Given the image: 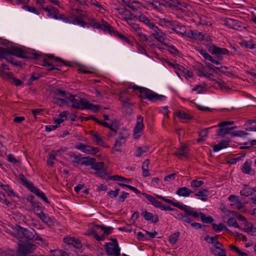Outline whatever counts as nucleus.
I'll return each instance as SVG.
<instances>
[{
  "mask_svg": "<svg viewBox=\"0 0 256 256\" xmlns=\"http://www.w3.org/2000/svg\"><path fill=\"white\" fill-rule=\"evenodd\" d=\"M43 76L42 74H40L39 73L33 72L32 74L28 80V85L30 86L34 81L38 80L40 77Z\"/></svg>",
  "mask_w": 256,
  "mask_h": 256,
  "instance_id": "cd10ccee",
  "label": "nucleus"
},
{
  "mask_svg": "<svg viewBox=\"0 0 256 256\" xmlns=\"http://www.w3.org/2000/svg\"><path fill=\"white\" fill-rule=\"evenodd\" d=\"M204 182L202 180H193L190 182V186L194 188H198L200 187L204 184Z\"/></svg>",
  "mask_w": 256,
  "mask_h": 256,
  "instance_id": "09e8293b",
  "label": "nucleus"
},
{
  "mask_svg": "<svg viewBox=\"0 0 256 256\" xmlns=\"http://www.w3.org/2000/svg\"><path fill=\"white\" fill-rule=\"evenodd\" d=\"M8 54L14 56L22 58H28L27 56L24 54L22 49L17 46H14L11 49L7 48L6 55Z\"/></svg>",
  "mask_w": 256,
  "mask_h": 256,
  "instance_id": "423d86ee",
  "label": "nucleus"
},
{
  "mask_svg": "<svg viewBox=\"0 0 256 256\" xmlns=\"http://www.w3.org/2000/svg\"><path fill=\"white\" fill-rule=\"evenodd\" d=\"M199 23L203 25H208L209 22L206 20V18L205 16H199Z\"/></svg>",
  "mask_w": 256,
  "mask_h": 256,
  "instance_id": "774afa93",
  "label": "nucleus"
},
{
  "mask_svg": "<svg viewBox=\"0 0 256 256\" xmlns=\"http://www.w3.org/2000/svg\"><path fill=\"white\" fill-rule=\"evenodd\" d=\"M241 170L244 174H250V175H254V171L251 169V162L248 161H246L242 164Z\"/></svg>",
  "mask_w": 256,
  "mask_h": 256,
  "instance_id": "f3484780",
  "label": "nucleus"
},
{
  "mask_svg": "<svg viewBox=\"0 0 256 256\" xmlns=\"http://www.w3.org/2000/svg\"><path fill=\"white\" fill-rule=\"evenodd\" d=\"M176 116L180 119H183L185 120H189L192 119V117L188 113L180 111L176 114Z\"/></svg>",
  "mask_w": 256,
  "mask_h": 256,
  "instance_id": "a878e982",
  "label": "nucleus"
},
{
  "mask_svg": "<svg viewBox=\"0 0 256 256\" xmlns=\"http://www.w3.org/2000/svg\"><path fill=\"white\" fill-rule=\"evenodd\" d=\"M194 68L198 76H206V70L202 64H200L196 66Z\"/></svg>",
  "mask_w": 256,
  "mask_h": 256,
  "instance_id": "393cba45",
  "label": "nucleus"
},
{
  "mask_svg": "<svg viewBox=\"0 0 256 256\" xmlns=\"http://www.w3.org/2000/svg\"><path fill=\"white\" fill-rule=\"evenodd\" d=\"M176 66L178 68L177 70L180 72H182L188 78H192V72L189 71L188 69L186 68L180 64H177Z\"/></svg>",
  "mask_w": 256,
  "mask_h": 256,
  "instance_id": "b1692460",
  "label": "nucleus"
},
{
  "mask_svg": "<svg viewBox=\"0 0 256 256\" xmlns=\"http://www.w3.org/2000/svg\"><path fill=\"white\" fill-rule=\"evenodd\" d=\"M36 244L29 242L20 241L18 244V247L16 252L17 256H28L32 254L36 248Z\"/></svg>",
  "mask_w": 256,
  "mask_h": 256,
  "instance_id": "f03ea898",
  "label": "nucleus"
},
{
  "mask_svg": "<svg viewBox=\"0 0 256 256\" xmlns=\"http://www.w3.org/2000/svg\"><path fill=\"white\" fill-rule=\"evenodd\" d=\"M199 136L200 138L196 140V142H204V138L207 136V132L205 130H201L199 132Z\"/></svg>",
  "mask_w": 256,
  "mask_h": 256,
  "instance_id": "603ef678",
  "label": "nucleus"
},
{
  "mask_svg": "<svg viewBox=\"0 0 256 256\" xmlns=\"http://www.w3.org/2000/svg\"><path fill=\"white\" fill-rule=\"evenodd\" d=\"M200 54L206 60H212V56L207 53L204 50H200Z\"/></svg>",
  "mask_w": 256,
  "mask_h": 256,
  "instance_id": "69168bd1",
  "label": "nucleus"
},
{
  "mask_svg": "<svg viewBox=\"0 0 256 256\" xmlns=\"http://www.w3.org/2000/svg\"><path fill=\"white\" fill-rule=\"evenodd\" d=\"M19 178L22 182V185L28 190H30L34 185V184L32 182L28 180L23 174H20L19 175Z\"/></svg>",
  "mask_w": 256,
  "mask_h": 256,
  "instance_id": "5701e85b",
  "label": "nucleus"
},
{
  "mask_svg": "<svg viewBox=\"0 0 256 256\" xmlns=\"http://www.w3.org/2000/svg\"><path fill=\"white\" fill-rule=\"evenodd\" d=\"M29 190L40 198L42 197L44 194L42 192L40 191L39 188L34 187V185Z\"/></svg>",
  "mask_w": 256,
  "mask_h": 256,
  "instance_id": "4c0bfd02",
  "label": "nucleus"
},
{
  "mask_svg": "<svg viewBox=\"0 0 256 256\" xmlns=\"http://www.w3.org/2000/svg\"><path fill=\"white\" fill-rule=\"evenodd\" d=\"M212 226L213 229L216 232L224 230L228 233H232V232L228 228H227L222 223H220L218 225L213 223L212 224Z\"/></svg>",
  "mask_w": 256,
  "mask_h": 256,
  "instance_id": "4be33fe9",
  "label": "nucleus"
},
{
  "mask_svg": "<svg viewBox=\"0 0 256 256\" xmlns=\"http://www.w3.org/2000/svg\"><path fill=\"white\" fill-rule=\"evenodd\" d=\"M208 50L212 54L218 56L220 58L222 55H229V52L224 48H221L212 44L208 47Z\"/></svg>",
  "mask_w": 256,
  "mask_h": 256,
  "instance_id": "39448f33",
  "label": "nucleus"
},
{
  "mask_svg": "<svg viewBox=\"0 0 256 256\" xmlns=\"http://www.w3.org/2000/svg\"><path fill=\"white\" fill-rule=\"evenodd\" d=\"M34 232L33 231L28 230V229L25 228L24 234V238H25L29 240H32V239L34 238Z\"/></svg>",
  "mask_w": 256,
  "mask_h": 256,
  "instance_id": "49530a36",
  "label": "nucleus"
},
{
  "mask_svg": "<svg viewBox=\"0 0 256 256\" xmlns=\"http://www.w3.org/2000/svg\"><path fill=\"white\" fill-rule=\"evenodd\" d=\"M149 148L148 146H144L142 147H138L136 149L135 156L137 157L140 156L144 153L148 152Z\"/></svg>",
  "mask_w": 256,
  "mask_h": 256,
  "instance_id": "2f4dec72",
  "label": "nucleus"
},
{
  "mask_svg": "<svg viewBox=\"0 0 256 256\" xmlns=\"http://www.w3.org/2000/svg\"><path fill=\"white\" fill-rule=\"evenodd\" d=\"M220 250V252H218V253L216 252V250L214 248H211L210 252L214 254L216 256H224V254H226V250L224 248H220V249H219Z\"/></svg>",
  "mask_w": 256,
  "mask_h": 256,
  "instance_id": "864d4df0",
  "label": "nucleus"
},
{
  "mask_svg": "<svg viewBox=\"0 0 256 256\" xmlns=\"http://www.w3.org/2000/svg\"><path fill=\"white\" fill-rule=\"evenodd\" d=\"M189 148L187 145L182 144V146L178 148L176 151L174 153V154L180 158H182V157L188 158V156L189 154L188 153Z\"/></svg>",
  "mask_w": 256,
  "mask_h": 256,
  "instance_id": "1a4fd4ad",
  "label": "nucleus"
},
{
  "mask_svg": "<svg viewBox=\"0 0 256 256\" xmlns=\"http://www.w3.org/2000/svg\"><path fill=\"white\" fill-rule=\"evenodd\" d=\"M240 44L246 48H256V44H254L252 43V42L250 41L246 42V40H243L242 42L240 43Z\"/></svg>",
  "mask_w": 256,
  "mask_h": 256,
  "instance_id": "e433bc0d",
  "label": "nucleus"
},
{
  "mask_svg": "<svg viewBox=\"0 0 256 256\" xmlns=\"http://www.w3.org/2000/svg\"><path fill=\"white\" fill-rule=\"evenodd\" d=\"M156 197L157 198L169 204H172V206H174L177 207L178 208L180 209V208L182 206V204L180 202H176L170 199H168L164 197H163L162 196L156 194Z\"/></svg>",
  "mask_w": 256,
  "mask_h": 256,
  "instance_id": "412c9836",
  "label": "nucleus"
},
{
  "mask_svg": "<svg viewBox=\"0 0 256 256\" xmlns=\"http://www.w3.org/2000/svg\"><path fill=\"white\" fill-rule=\"evenodd\" d=\"M200 218L202 221L204 223L206 224H213L214 218L211 216H206V214L202 212H200Z\"/></svg>",
  "mask_w": 256,
  "mask_h": 256,
  "instance_id": "bb28decb",
  "label": "nucleus"
},
{
  "mask_svg": "<svg viewBox=\"0 0 256 256\" xmlns=\"http://www.w3.org/2000/svg\"><path fill=\"white\" fill-rule=\"evenodd\" d=\"M42 9L47 12L48 14V16L53 18L54 19H58L59 10L52 6L47 7H42Z\"/></svg>",
  "mask_w": 256,
  "mask_h": 256,
  "instance_id": "f8f14e48",
  "label": "nucleus"
},
{
  "mask_svg": "<svg viewBox=\"0 0 256 256\" xmlns=\"http://www.w3.org/2000/svg\"><path fill=\"white\" fill-rule=\"evenodd\" d=\"M142 215L143 216V218L146 220L152 221V220L154 218L153 214L150 212H148L146 210L142 212Z\"/></svg>",
  "mask_w": 256,
  "mask_h": 256,
  "instance_id": "ea45409f",
  "label": "nucleus"
},
{
  "mask_svg": "<svg viewBox=\"0 0 256 256\" xmlns=\"http://www.w3.org/2000/svg\"><path fill=\"white\" fill-rule=\"evenodd\" d=\"M138 32V35L140 37V39L142 41L149 42H152V40H150L149 38L147 37V36L146 34H142V32H141L140 30H139V32Z\"/></svg>",
  "mask_w": 256,
  "mask_h": 256,
  "instance_id": "bf43d9fd",
  "label": "nucleus"
},
{
  "mask_svg": "<svg viewBox=\"0 0 256 256\" xmlns=\"http://www.w3.org/2000/svg\"><path fill=\"white\" fill-rule=\"evenodd\" d=\"M220 128L216 130V136L220 137H224L230 133V131L234 130L236 126L226 127L225 126H219Z\"/></svg>",
  "mask_w": 256,
  "mask_h": 256,
  "instance_id": "ddd939ff",
  "label": "nucleus"
},
{
  "mask_svg": "<svg viewBox=\"0 0 256 256\" xmlns=\"http://www.w3.org/2000/svg\"><path fill=\"white\" fill-rule=\"evenodd\" d=\"M94 174L96 176H98L101 178H106V180H109L108 178V176L106 170H104L103 171L99 170L98 172H95Z\"/></svg>",
  "mask_w": 256,
  "mask_h": 256,
  "instance_id": "c03bdc74",
  "label": "nucleus"
},
{
  "mask_svg": "<svg viewBox=\"0 0 256 256\" xmlns=\"http://www.w3.org/2000/svg\"><path fill=\"white\" fill-rule=\"evenodd\" d=\"M94 226L97 228H101L104 231V234L108 235L112 233L113 230L112 228L106 227L104 225L96 224Z\"/></svg>",
  "mask_w": 256,
  "mask_h": 256,
  "instance_id": "c756f323",
  "label": "nucleus"
},
{
  "mask_svg": "<svg viewBox=\"0 0 256 256\" xmlns=\"http://www.w3.org/2000/svg\"><path fill=\"white\" fill-rule=\"evenodd\" d=\"M36 214L43 222L48 225L51 226L53 222L50 218L43 212H36Z\"/></svg>",
  "mask_w": 256,
  "mask_h": 256,
  "instance_id": "dca6fc26",
  "label": "nucleus"
},
{
  "mask_svg": "<svg viewBox=\"0 0 256 256\" xmlns=\"http://www.w3.org/2000/svg\"><path fill=\"white\" fill-rule=\"evenodd\" d=\"M192 192V190L186 187H181L180 188L176 191V194L182 196L186 197L190 196Z\"/></svg>",
  "mask_w": 256,
  "mask_h": 256,
  "instance_id": "aec40b11",
  "label": "nucleus"
},
{
  "mask_svg": "<svg viewBox=\"0 0 256 256\" xmlns=\"http://www.w3.org/2000/svg\"><path fill=\"white\" fill-rule=\"evenodd\" d=\"M159 6H163L165 7H169L170 8H172L174 10H181V8L178 7V6L171 4V3H165V4H162L161 2H158Z\"/></svg>",
  "mask_w": 256,
  "mask_h": 256,
  "instance_id": "de8ad7c7",
  "label": "nucleus"
},
{
  "mask_svg": "<svg viewBox=\"0 0 256 256\" xmlns=\"http://www.w3.org/2000/svg\"><path fill=\"white\" fill-rule=\"evenodd\" d=\"M10 80H12L11 83L14 84L16 86H20L23 84V82L21 80L17 79L13 76Z\"/></svg>",
  "mask_w": 256,
  "mask_h": 256,
  "instance_id": "e2e57ef3",
  "label": "nucleus"
},
{
  "mask_svg": "<svg viewBox=\"0 0 256 256\" xmlns=\"http://www.w3.org/2000/svg\"><path fill=\"white\" fill-rule=\"evenodd\" d=\"M132 19L130 22H128V24H130L132 29L134 30L136 32H139V30H140V28L138 24L134 22Z\"/></svg>",
  "mask_w": 256,
  "mask_h": 256,
  "instance_id": "13d9d810",
  "label": "nucleus"
},
{
  "mask_svg": "<svg viewBox=\"0 0 256 256\" xmlns=\"http://www.w3.org/2000/svg\"><path fill=\"white\" fill-rule=\"evenodd\" d=\"M160 32H156L152 34V36L160 42L164 44V46H168V45L164 42V38L162 36L158 35Z\"/></svg>",
  "mask_w": 256,
  "mask_h": 256,
  "instance_id": "f704fd0d",
  "label": "nucleus"
},
{
  "mask_svg": "<svg viewBox=\"0 0 256 256\" xmlns=\"http://www.w3.org/2000/svg\"><path fill=\"white\" fill-rule=\"evenodd\" d=\"M180 210L184 211L187 215L193 216L194 218H197L200 216V212L198 213L196 212L190 210L188 206L182 204Z\"/></svg>",
  "mask_w": 256,
  "mask_h": 256,
  "instance_id": "a211bd4d",
  "label": "nucleus"
},
{
  "mask_svg": "<svg viewBox=\"0 0 256 256\" xmlns=\"http://www.w3.org/2000/svg\"><path fill=\"white\" fill-rule=\"evenodd\" d=\"M22 8L24 9H26L27 10L34 12L36 14H39L40 12L38 11V10L34 7H32L24 5L22 6Z\"/></svg>",
  "mask_w": 256,
  "mask_h": 256,
  "instance_id": "4d7b16f0",
  "label": "nucleus"
},
{
  "mask_svg": "<svg viewBox=\"0 0 256 256\" xmlns=\"http://www.w3.org/2000/svg\"><path fill=\"white\" fill-rule=\"evenodd\" d=\"M224 24L231 28L238 30L242 27V23L236 20L226 18L224 20Z\"/></svg>",
  "mask_w": 256,
  "mask_h": 256,
  "instance_id": "9d476101",
  "label": "nucleus"
},
{
  "mask_svg": "<svg viewBox=\"0 0 256 256\" xmlns=\"http://www.w3.org/2000/svg\"><path fill=\"white\" fill-rule=\"evenodd\" d=\"M108 178L110 180H118L124 182H128L130 181V179L126 178L122 176L118 175L112 176H108Z\"/></svg>",
  "mask_w": 256,
  "mask_h": 256,
  "instance_id": "c85d7f7f",
  "label": "nucleus"
},
{
  "mask_svg": "<svg viewBox=\"0 0 256 256\" xmlns=\"http://www.w3.org/2000/svg\"><path fill=\"white\" fill-rule=\"evenodd\" d=\"M16 234L18 238H23L24 234L25 228L20 226L19 225H16Z\"/></svg>",
  "mask_w": 256,
  "mask_h": 256,
  "instance_id": "72a5a7b5",
  "label": "nucleus"
},
{
  "mask_svg": "<svg viewBox=\"0 0 256 256\" xmlns=\"http://www.w3.org/2000/svg\"><path fill=\"white\" fill-rule=\"evenodd\" d=\"M74 96L70 94L68 96V98L72 103V106L73 108L82 110L86 108H90V106H92L90 102L86 100L79 97H78V98H76Z\"/></svg>",
  "mask_w": 256,
  "mask_h": 256,
  "instance_id": "7ed1b4c3",
  "label": "nucleus"
},
{
  "mask_svg": "<svg viewBox=\"0 0 256 256\" xmlns=\"http://www.w3.org/2000/svg\"><path fill=\"white\" fill-rule=\"evenodd\" d=\"M218 235H216L214 237L210 236L209 235H206L204 237V240H206L209 244H212L213 241L215 240H217L218 238Z\"/></svg>",
  "mask_w": 256,
  "mask_h": 256,
  "instance_id": "052dcab7",
  "label": "nucleus"
},
{
  "mask_svg": "<svg viewBox=\"0 0 256 256\" xmlns=\"http://www.w3.org/2000/svg\"><path fill=\"white\" fill-rule=\"evenodd\" d=\"M188 215H187L186 214L184 215L182 213L178 214V218L180 220L191 224L192 220L189 217H188Z\"/></svg>",
  "mask_w": 256,
  "mask_h": 256,
  "instance_id": "c9c22d12",
  "label": "nucleus"
},
{
  "mask_svg": "<svg viewBox=\"0 0 256 256\" xmlns=\"http://www.w3.org/2000/svg\"><path fill=\"white\" fill-rule=\"evenodd\" d=\"M48 57L49 58H52V59H54V60L55 62H62V63L66 65V66H69L68 64H66V62H67L66 61L64 60H62V58H60L56 57L53 54L48 55Z\"/></svg>",
  "mask_w": 256,
  "mask_h": 256,
  "instance_id": "6e6d98bb",
  "label": "nucleus"
},
{
  "mask_svg": "<svg viewBox=\"0 0 256 256\" xmlns=\"http://www.w3.org/2000/svg\"><path fill=\"white\" fill-rule=\"evenodd\" d=\"M144 128V124H143V117L140 115H138L137 116V122L136 125L134 128V138H136V136L138 134L141 130H142Z\"/></svg>",
  "mask_w": 256,
  "mask_h": 256,
  "instance_id": "9b49d317",
  "label": "nucleus"
},
{
  "mask_svg": "<svg viewBox=\"0 0 256 256\" xmlns=\"http://www.w3.org/2000/svg\"><path fill=\"white\" fill-rule=\"evenodd\" d=\"M112 242L106 243L104 245L106 253L108 256H120V249L116 238H111Z\"/></svg>",
  "mask_w": 256,
  "mask_h": 256,
  "instance_id": "20e7f679",
  "label": "nucleus"
},
{
  "mask_svg": "<svg viewBox=\"0 0 256 256\" xmlns=\"http://www.w3.org/2000/svg\"><path fill=\"white\" fill-rule=\"evenodd\" d=\"M230 142V139H226L221 140L218 144L213 146L214 151L218 152L224 148H227Z\"/></svg>",
  "mask_w": 256,
  "mask_h": 256,
  "instance_id": "2eb2a0df",
  "label": "nucleus"
},
{
  "mask_svg": "<svg viewBox=\"0 0 256 256\" xmlns=\"http://www.w3.org/2000/svg\"><path fill=\"white\" fill-rule=\"evenodd\" d=\"M0 74L1 76L4 79L9 80H10L13 75V74L12 72H8L4 70H1Z\"/></svg>",
  "mask_w": 256,
  "mask_h": 256,
  "instance_id": "3c124183",
  "label": "nucleus"
},
{
  "mask_svg": "<svg viewBox=\"0 0 256 256\" xmlns=\"http://www.w3.org/2000/svg\"><path fill=\"white\" fill-rule=\"evenodd\" d=\"M138 14H140V16H138V20L148 26L149 24L151 23L150 22V20L148 18L143 15L142 12H138Z\"/></svg>",
  "mask_w": 256,
  "mask_h": 256,
  "instance_id": "58836bf2",
  "label": "nucleus"
},
{
  "mask_svg": "<svg viewBox=\"0 0 256 256\" xmlns=\"http://www.w3.org/2000/svg\"><path fill=\"white\" fill-rule=\"evenodd\" d=\"M104 162H98L96 163H94L93 165H92V168L96 170V172H98L99 170H102L104 169Z\"/></svg>",
  "mask_w": 256,
  "mask_h": 256,
  "instance_id": "473e14b6",
  "label": "nucleus"
},
{
  "mask_svg": "<svg viewBox=\"0 0 256 256\" xmlns=\"http://www.w3.org/2000/svg\"><path fill=\"white\" fill-rule=\"evenodd\" d=\"M240 194L242 196H251L253 194V190L249 188H244L243 190H241Z\"/></svg>",
  "mask_w": 256,
  "mask_h": 256,
  "instance_id": "79ce46f5",
  "label": "nucleus"
},
{
  "mask_svg": "<svg viewBox=\"0 0 256 256\" xmlns=\"http://www.w3.org/2000/svg\"><path fill=\"white\" fill-rule=\"evenodd\" d=\"M180 235V232H176L172 234L169 236V242L172 244H174L178 241V238Z\"/></svg>",
  "mask_w": 256,
  "mask_h": 256,
  "instance_id": "7c9ffc66",
  "label": "nucleus"
},
{
  "mask_svg": "<svg viewBox=\"0 0 256 256\" xmlns=\"http://www.w3.org/2000/svg\"><path fill=\"white\" fill-rule=\"evenodd\" d=\"M63 241L68 244H70L74 246V247L80 249L82 245L81 241L78 238L74 237H65L64 238Z\"/></svg>",
  "mask_w": 256,
  "mask_h": 256,
  "instance_id": "0eeeda50",
  "label": "nucleus"
},
{
  "mask_svg": "<svg viewBox=\"0 0 256 256\" xmlns=\"http://www.w3.org/2000/svg\"><path fill=\"white\" fill-rule=\"evenodd\" d=\"M74 22L82 26H84L86 24V22L82 18H79L78 16H76Z\"/></svg>",
  "mask_w": 256,
  "mask_h": 256,
  "instance_id": "680f3d73",
  "label": "nucleus"
},
{
  "mask_svg": "<svg viewBox=\"0 0 256 256\" xmlns=\"http://www.w3.org/2000/svg\"><path fill=\"white\" fill-rule=\"evenodd\" d=\"M119 191L120 189L117 188L114 190H110L108 192V194L112 198H115L118 196Z\"/></svg>",
  "mask_w": 256,
  "mask_h": 256,
  "instance_id": "0e129e2a",
  "label": "nucleus"
},
{
  "mask_svg": "<svg viewBox=\"0 0 256 256\" xmlns=\"http://www.w3.org/2000/svg\"><path fill=\"white\" fill-rule=\"evenodd\" d=\"M227 223L229 226H233L234 228H240L237 222L234 218H229Z\"/></svg>",
  "mask_w": 256,
  "mask_h": 256,
  "instance_id": "37998d69",
  "label": "nucleus"
},
{
  "mask_svg": "<svg viewBox=\"0 0 256 256\" xmlns=\"http://www.w3.org/2000/svg\"><path fill=\"white\" fill-rule=\"evenodd\" d=\"M122 146V142L118 140H116L115 144L111 150L112 153H114V152H120V150L119 148Z\"/></svg>",
  "mask_w": 256,
  "mask_h": 256,
  "instance_id": "a19ab883",
  "label": "nucleus"
},
{
  "mask_svg": "<svg viewBox=\"0 0 256 256\" xmlns=\"http://www.w3.org/2000/svg\"><path fill=\"white\" fill-rule=\"evenodd\" d=\"M91 136L94 137L96 140V144L98 146H100L104 148H108L109 146L105 144V142L102 140V138L99 136L98 132H90Z\"/></svg>",
  "mask_w": 256,
  "mask_h": 256,
  "instance_id": "6ab92c4d",
  "label": "nucleus"
},
{
  "mask_svg": "<svg viewBox=\"0 0 256 256\" xmlns=\"http://www.w3.org/2000/svg\"><path fill=\"white\" fill-rule=\"evenodd\" d=\"M123 106L125 108H130V106H132L133 104L130 102V99L129 98H126L124 100H121Z\"/></svg>",
  "mask_w": 256,
  "mask_h": 256,
  "instance_id": "338daca9",
  "label": "nucleus"
},
{
  "mask_svg": "<svg viewBox=\"0 0 256 256\" xmlns=\"http://www.w3.org/2000/svg\"><path fill=\"white\" fill-rule=\"evenodd\" d=\"M102 26L103 30L105 32H108V33L111 34L114 30V28L106 22L102 24Z\"/></svg>",
  "mask_w": 256,
  "mask_h": 256,
  "instance_id": "8fccbe9b",
  "label": "nucleus"
},
{
  "mask_svg": "<svg viewBox=\"0 0 256 256\" xmlns=\"http://www.w3.org/2000/svg\"><path fill=\"white\" fill-rule=\"evenodd\" d=\"M166 47L170 48L171 50H169L170 52L173 54L174 56H179L180 54V52L178 50V49L176 48V47L174 46H166Z\"/></svg>",
  "mask_w": 256,
  "mask_h": 256,
  "instance_id": "5fc2aeb1",
  "label": "nucleus"
},
{
  "mask_svg": "<svg viewBox=\"0 0 256 256\" xmlns=\"http://www.w3.org/2000/svg\"><path fill=\"white\" fill-rule=\"evenodd\" d=\"M134 90H138L140 93V96L144 98H146L151 102H155L157 100H164L166 96L163 95H160L153 91L143 87L134 86L132 87Z\"/></svg>",
  "mask_w": 256,
  "mask_h": 256,
  "instance_id": "f257e3e1",
  "label": "nucleus"
},
{
  "mask_svg": "<svg viewBox=\"0 0 256 256\" xmlns=\"http://www.w3.org/2000/svg\"><path fill=\"white\" fill-rule=\"evenodd\" d=\"M215 68L216 69H218V70L220 72H222V73L225 74L227 76H231V75L232 74V72L226 70L228 68L226 66H220L219 67L216 68Z\"/></svg>",
  "mask_w": 256,
  "mask_h": 256,
  "instance_id": "a18cd8bd",
  "label": "nucleus"
},
{
  "mask_svg": "<svg viewBox=\"0 0 256 256\" xmlns=\"http://www.w3.org/2000/svg\"><path fill=\"white\" fill-rule=\"evenodd\" d=\"M50 92L55 96H59L64 98H68V96L70 95V92L56 87L52 88L50 90Z\"/></svg>",
  "mask_w": 256,
  "mask_h": 256,
  "instance_id": "4468645a",
  "label": "nucleus"
},
{
  "mask_svg": "<svg viewBox=\"0 0 256 256\" xmlns=\"http://www.w3.org/2000/svg\"><path fill=\"white\" fill-rule=\"evenodd\" d=\"M72 163H78L82 165H85L86 166H92L96 162V160L95 158H92L90 156H85L82 157L80 158H79L78 160H72ZM73 165L76 166L74 164Z\"/></svg>",
  "mask_w": 256,
  "mask_h": 256,
  "instance_id": "6e6552de",
  "label": "nucleus"
}]
</instances>
